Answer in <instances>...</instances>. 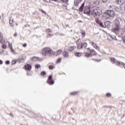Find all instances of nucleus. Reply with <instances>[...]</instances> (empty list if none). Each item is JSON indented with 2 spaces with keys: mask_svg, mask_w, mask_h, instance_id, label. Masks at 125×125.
<instances>
[{
  "mask_svg": "<svg viewBox=\"0 0 125 125\" xmlns=\"http://www.w3.org/2000/svg\"><path fill=\"white\" fill-rule=\"evenodd\" d=\"M53 54H54V52L49 47L44 48L42 51V56L44 57H45V56H52Z\"/></svg>",
  "mask_w": 125,
  "mask_h": 125,
  "instance_id": "f257e3e1",
  "label": "nucleus"
},
{
  "mask_svg": "<svg viewBox=\"0 0 125 125\" xmlns=\"http://www.w3.org/2000/svg\"><path fill=\"white\" fill-rule=\"evenodd\" d=\"M102 12L101 9L98 7H94L93 8L92 10L91 11V14L92 15H101Z\"/></svg>",
  "mask_w": 125,
  "mask_h": 125,
  "instance_id": "f03ea898",
  "label": "nucleus"
},
{
  "mask_svg": "<svg viewBox=\"0 0 125 125\" xmlns=\"http://www.w3.org/2000/svg\"><path fill=\"white\" fill-rule=\"evenodd\" d=\"M116 15V13L114 11L108 10L104 13V16L106 18H110V17H114Z\"/></svg>",
  "mask_w": 125,
  "mask_h": 125,
  "instance_id": "7ed1b4c3",
  "label": "nucleus"
},
{
  "mask_svg": "<svg viewBox=\"0 0 125 125\" xmlns=\"http://www.w3.org/2000/svg\"><path fill=\"white\" fill-rule=\"evenodd\" d=\"M84 13L87 15H90L91 14V11H90V7L89 6H86L84 9Z\"/></svg>",
  "mask_w": 125,
  "mask_h": 125,
  "instance_id": "20e7f679",
  "label": "nucleus"
},
{
  "mask_svg": "<svg viewBox=\"0 0 125 125\" xmlns=\"http://www.w3.org/2000/svg\"><path fill=\"white\" fill-rule=\"evenodd\" d=\"M51 80H52V75H50L47 81V83H48L49 84H54V81Z\"/></svg>",
  "mask_w": 125,
  "mask_h": 125,
  "instance_id": "39448f33",
  "label": "nucleus"
},
{
  "mask_svg": "<svg viewBox=\"0 0 125 125\" xmlns=\"http://www.w3.org/2000/svg\"><path fill=\"white\" fill-rule=\"evenodd\" d=\"M112 30L115 32H119V31H120V25H119V24H116L113 27Z\"/></svg>",
  "mask_w": 125,
  "mask_h": 125,
  "instance_id": "423d86ee",
  "label": "nucleus"
},
{
  "mask_svg": "<svg viewBox=\"0 0 125 125\" xmlns=\"http://www.w3.org/2000/svg\"><path fill=\"white\" fill-rule=\"evenodd\" d=\"M90 43L94 47V48H95L97 50H99V49H100V48L98 46H97V45L95 43L91 42H90Z\"/></svg>",
  "mask_w": 125,
  "mask_h": 125,
  "instance_id": "0eeeda50",
  "label": "nucleus"
},
{
  "mask_svg": "<svg viewBox=\"0 0 125 125\" xmlns=\"http://www.w3.org/2000/svg\"><path fill=\"white\" fill-rule=\"evenodd\" d=\"M77 44L78 49H81V48H83V43L80 42L79 40L77 42Z\"/></svg>",
  "mask_w": 125,
  "mask_h": 125,
  "instance_id": "6e6552de",
  "label": "nucleus"
},
{
  "mask_svg": "<svg viewBox=\"0 0 125 125\" xmlns=\"http://www.w3.org/2000/svg\"><path fill=\"white\" fill-rule=\"evenodd\" d=\"M119 65H120L121 67H122V66H123L124 67V69H125V63H124L123 62H116V65L117 66H119Z\"/></svg>",
  "mask_w": 125,
  "mask_h": 125,
  "instance_id": "1a4fd4ad",
  "label": "nucleus"
},
{
  "mask_svg": "<svg viewBox=\"0 0 125 125\" xmlns=\"http://www.w3.org/2000/svg\"><path fill=\"white\" fill-rule=\"evenodd\" d=\"M82 1H83V0H74V4L76 5V6H78Z\"/></svg>",
  "mask_w": 125,
  "mask_h": 125,
  "instance_id": "9d476101",
  "label": "nucleus"
},
{
  "mask_svg": "<svg viewBox=\"0 0 125 125\" xmlns=\"http://www.w3.org/2000/svg\"><path fill=\"white\" fill-rule=\"evenodd\" d=\"M62 53V50H59L56 52H54L53 55H55V56H58V55H60Z\"/></svg>",
  "mask_w": 125,
  "mask_h": 125,
  "instance_id": "9b49d317",
  "label": "nucleus"
},
{
  "mask_svg": "<svg viewBox=\"0 0 125 125\" xmlns=\"http://www.w3.org/2000/svg\"><path fill=\"white\" fill-rule=\"evenodd\" d=\"M104 25L106 28H110V26H111V22L109 21H106L104 22Z\"/></svg>",
  "mask_w": 125,
  "mask_h": 125,
  "instance_id": "f8f14e48",
  "label": "nucleus"
},
{
  "mask_svg": "<svg viewBox=\"0 0 125 125\" xmlns=\"http://www.w3.org/2000/svg\"><path fill=\"white\" fill-rule=\"evenodd\" d=\"M76 46L74 45V46H70L69 47H68V50L69 51H73V50H74L75 49V48H76Z\"/></svg>",
  "mask_w": 125,
  "mask_h": 125,
  "instance_id": "ddd939ff",
  "label": "nucleus"
},
{
  "mask_svg": "<svg viewBox=\"0 0 125 125\" xmlns=\"http://www.w3.org/2000/svg\"><path fill=\"white\" fill-rule=\"evenodd\" d=\"M25 68L26 70H28V71H30L32 69V66L30 64H26L25 65Z\"/></svg>",
  "mask_w": 125,
  "mask_h": 125,
  "instance_id": "4468645a",
  "label": "nucleus"
},
{
  "mask_svg": "<svg viewBox=\"0 0 125 125\" xmlns=\"http://www.w3.org/2000/svg\"><path fill=\"white\" fill-rule=\"evenodd\" d=\"M8 46L11 49L12 52L14 53V54H15V53H14V51L13 50V49H12V44H11L9 42H8Z\"/></svg>",
  "mask_w": 125,
  "mask_h": 125,
  "instance_id": "2eb2a0df",
  "label": "nucleus"
},
{
  "mask_svg": "<svg viewBox=\"0 0 125 125\" xmlns=\"http://www.w3.org/2000/svg\"><path fill=\"white\" fill-rule=\"evenodd\" d=\"M62 55L65 58H67L69 57V53H68L66 51H64L62 53Z\"/></svg>",
  "mask_w": 125,
  "mask_h": 125,
  "instance_id": "dca6fc26",
  "label": "nucleus"
},
{
  "mask_svg": "<svg viewBox=\"0 0 125 125\" xmlns=\"http://www.w3.org/2000/svg\"><path fill=\"white\" fill-rule=\"evenodd\" d=\"M96 22L98 24V25H99L102 28L104 27V25H103V23H102V22L98 20V21H97Z\"/></svg>",
  "mask_w": 125,
  "mask_h": 125,
  "instance_id": "f3484780",
  "label": "nucleus"
},
{
  "mask_svg": "<svg viewBox=\"0 0 125 125\" xmlns=\"http://www.w3.org/2000/svg\"><path fill=\"white\" fill-rule=\"evenodd\" d=\"M39 60V58L37 57H33L31 58V60L32 61H33V62H37V61H38V60Z\"/></svg>",
  "mask_w": 125,
  "mask_h": 125,
  "instance_id": "a211bd4d",
  "label": "nucleus"
},
{
  "mask_svg": "<svg viewBox=\"0 0 125 125\" xmlns=\"http://www.w3.org/2000/svg\"><path fill=\"white\" fill-rule=\"evenodd\" d=\"M90 53L92 56H93L94 55H96V52H95L94 51V50L92 49L90 51Z\"/></svg>",
  "mask_w": 125,
  "mask_h": 125,
  "instance_id": "6ab92c4d",
  "label": "nucleus"
},
{
  "mask_svg": "<svg viewBox=\"0 0 125 125\" xmlns=\"http://www.w3.org/2000/svg\"><path fill=\"white\" fill-rule=\"evenodd\" d=\"M75 56H77V57H81V56L83 55V53L77 52L75 53Z\"/></svg>",
  "mask_w": 125,
  "mask_h": 125,
  "instance_id": "aec40b11",
  "label": "nucleus"
},
{
  "mask_svg": "<svg viewBox=\"0 0 125 125\" xmlns=\"http://www.w3.org/2000/svg\"><path fill=\"white\" fill-rule=\"evenodd\" d=\"M110 60L113 63H115L116 65H117V62H118V61L116 62V59L111 58H110Z\"/></svg>",
  "mask_w": 125,
  "mask_h": 125,
  "instance_id": "412c9836",
  "label": "nucleus"
},
{
  "mask_svg": "<svg viewBox=\"0 0 125 125\" xmlns=\"http://www.w3.org/2000/svg\"><path fill=\"white\" fill-rule=\"evenodd\" d=\"M83 7H84V2H83L80 7L79 9L80 11H83Z\"/></svg>",
  "mask_w": 125,
  "mask_h": 125,
  "instance_id": "4be33fe9",
  "label": "nucleus"
},
{
  "mask_svg": "<svg viewBox=\"0 0 125 125\" xmlns=\"http://www.w3.org/2000/svg\"><path fill=\"white\" fill-rule=\"evenodd\" d=\"M3 38H2V39H0V43H2V44L5 43V40H4Z\"/></svg>",
  "mask_w": 125,
  "mask_h": 125,
  "instance_id": "5701e85b",
  "label": "nucleus"
},
{
  "mask_svg": "<svg viewBox=\"0 0 125 125\" xmlns=\"http://www.w3.org/2000/svg\"><path fill=\"white\" fill-rule=\"evenodd\" d=\"M84 55L85 57H91V54L87 53V52H84Z\"/></svg>",
  "mask_w": 125,
  "mask_h": 125,
  "instance_id": "b1692460",
  "label": "nucleus"
},
{
  "mask_svg": "<svg viewBox=\"0 0 125 125\" xmlns=\"http://www.w3.org/2000/svg\"><path fill=\"white\" fill-rule=\"evenodd\" d=\"M9 23L10 24V25H11L12 27H13V26H14V23H13V20H10L9 21Z\"/></svg>",
  "mask_w": 125,
  "mask_h": 125,
  "instance_id": "393cba45",
  "label": "nucleus"
},
{
  "mask_svg": "<svg viewBox=\"0 0 125 125\" xmlns=\"http://www.w3.org/2000/svg\"><path fill=\"white\" fill-rule=\"evenodd\" d=\"M47 33H48L49 36H51V35H50V33L51 32V31L50 30V29H47L46 30Z\"/></svg>",
  "mask_w": 125,
  "mask_h": 125,
  "instance_id": "a878e982",
  "label": "nucleus"
},
{
  "mask_svg": "<svg viewBox=\"0 0 125 125\" xmlns=\"http://www.w3.org/2000/svg\"><path fill=\"white\" fill-rule=\"evenodd\" d=\"M11 64L12 65H15V64H16V61L15 60H13L11 62Z\"/></svg>",
  "mask_w": 125,
  "mask_h": 125,
  "instance_id": "bb28decb",
  "label": "nucleus"
},
{
  "mask_svg": "<svg viewBox=\"0 0 125 125\" xmlns=\"http://www.w3.org/2000/svg\"><path fill=\"white\" fill-rule=\"evenodd\" d=\"M82 46H83V47L84 48H85L87 46V43H84L83 44H82Z\"/></svg>",
  "mask_w": 125,
  "mask_h": 125,
  "instance_id": "cd10ccee",
  "label": "nucleus"
},
{
  "mask_svg": "<svg viewBox=\"0 0 125 125\" xmlns=\"http://www.w3.org/2000/svg\"><path fill=\"white\" fill-rule=\"evenodd\" d=\"M35 68H36V69H39V68H41V64H36Z\"/></svg>",
  "mask_w": 125,
  "mask_h": 125,
  "instance_id": "c85d7f7f",
  "label": "nucleus"
},
{
  "mask_svg": "<svg viewBox=\"0 0 125 125\" xmlns=\"http://www.w3.org/2000/svg\"><path fill=\"white\" fill-rule=\"evenodd\" d=\"M24 59H21L18 61L19 63H21V62H24Z\"/></svg>",
  "mask_w": 125,
  "mask_h": 125,
  "instance_id": "c756f323",
  "label": "nucleus"
},
{
  "mask_svg": "<svg viewBox=\"0 0 125 125\" xmlns=\"http://www.w3.org/2000/svg\"><path fill=\"white\" fill-rule=\"evenodd\" d=\"M116 3L117 4H121L122 3V1L121 0H117Z\"/></svg>",
  "mask_w": 125,
  "mask_h": 125,
  "instance_id": "7c9ffc66",
  "label": "nucleus"
},
{
  "mask_svg": "<svg viewBox=\"0 0 125 125\" xmlns=\"http://www.w3.org/2000/svg\"><path fill=\"white\" fill-rule=\"evenodd\" d=\"M2 48H3V49H6V45L3 44L1 46Z\"/></svg>",
  "mask_w": 125,
  "mask_h": 125,
  "instance_id": "2f4dec72",
  "label": "nucleus"
},
{
  "mask_svg": "<svg viewBox=\"0 0 125 125\" xmlns=\"http://www.w3.org/2000/svg\"><path fill=\"white\" fill-rule=\"evenodd\" d=\"M78 94V92H73L70 93L71 95H76V94Z\"/></svg>",
  "mask_w": 125,
  "mask_h": 125,
  "instance_id": "473e14b6",
  "label": "nucleus"
},
{
  "mask_svg": "<svg viewBox=\"0 0 125 125\" xmlns=\"http://www.w3.org/2000/svg\"><path fill=\"white\" fill-rule=\"evenodd\" d=\"M4 50H0V54L1 55H2V54H3V53H4Z\"/></svg>",
  "mask_w": 125,
  "mask_h": 125,
  "instance_id": "72a5a7b5",
  "label": "nucleus"
},
{
  "mask_svg": "<svg viewBox=\"0 0 125 125\" xmlns=\"http://www.w3.org/2000/svg\"><path fill=\"white\" fill-rule=\"evenodd\" d=\"M41 75L42 76H45V75H46V73H45V72L44 71H42L41 72Z\"/></svg>",
  "mask_w": 125,
  "mask_h": 125,
  "instance_id": "f704fd0d",
  "label": "nucleus"
},
{
  "mask_svg": "<svg viewBox=\"0 0 125 125\" xmlns=\"http://www.w3.org/2000/svg\"><path fill=\"white\" fill-rule=\"evenodd\" d=\"M42 60H43V59L42 58H38V60L37 61H39V62H42Z\"/></svg>",
  "mask_w": 125,
  "mask_h": 125,
  "instance_id": "c9c22d12",
  "label": "nucleus"
},
{
  "mask_svg": "<svg viewBox=\"0 0 125 125\" xmlns=\"http://www.w3.org/2000/svg\"><path fill=\"white\" fill-rule=\"evenodd\" d=\"M39 10H40V11L42 12V13H44V14H46V12H44V11L42 10V9H39Z\"/></svg>",
  "mask_w": 125,
  "mask_h": 125,
  "instance_id": "e433bc0d",
  "label": "nucleus"
},
{
  "mask_svg": "<svg viewBox=\"0 0 125 125\" xmlns=\"http://www.w3.org/2000/svg\"><path fill=\"white\" fill-rule=\"evenodd\" d=\"M5 63L7 64V65H9L10 64V61H6L5 62Z\"/></svg>",
  "mask_w": 125,
  "mask_h": 125,
  "instance_id": "4c0bfd02",
  "label": "nucleus"
},
{
  "mask_svg": "<svg viewBox=\"0 0 125 125\" xmlns=\"http://www.w3.org/2000/svg\"><path fill=\"white\" fill-rule=\"evenodd\" d=\"M61 60H62V59L61 58H59L57 60V63H60V62H61Z\"/></svg>",
  "mask_w": 125,
  "mask_h": 125,
  "instance_id": "58836bf2",
  "label": "nucleus"
},
{
  "mask_svg": "<svg viewBox=\"0 0 125 125\" xmlns=\"http://www.w3.org/2000/svg\"><path fill=\"white\" fill-rule=\"evenodd\" d=\"M53 66L52 65H50L49 66V69H50V70H52L53 69Z\"/></svg>",
  "mask_w": 125,
  "mask_h": 125,
  "instance_id": "ea45409f",
  "label": "nucleus"
},
{
  "mask_svg": "<svg viewBox=\"0 0 125 125\" xmlns=\"http://www.w3.org/2000/svg\"><path fill=\"white\" fill-rule=\"evenodd\" d=\"M106 96H107V97H111V95L110 93H107L106 94Z\"/></svg>",
  "mask_w": 125,
  "mask_h": 125,
  "instance_id": "a19ab883",
  "label": "nucleus"
},
{
  "mask_svg": "<svg viewBox=\"0 0 125 125\" xmlns=\"http://www.w3.org/2000/svg\"><path fill=\"white\" fill-rule=\"evenodd\" d=\"M3 38V36H2V34H1V32H0V39Z\"/></svg>",
  "mask_w": 125,
  "mask_h": 125,
  "instance_id": "79ce46f5",
  "label": "nucleus"
},
{
  "mask_svg": "<svg viewBox=\"0 0 125 125\" xmlns=\"http://www.w3.org/2000/svg\"><path fill=\"white\" fill-rule=\"evenodd\" d=\"M62 1H63V2H68L69 0H61Z\"/></svg>",
  "mask_w": 125,
  "mask_h": 125,
  "instance_id": "37998d69",
  "label": "nucleus"
},
{
  "mask_svg": "<svg viewBox=\"0 0 125 125\" xmlns=\"http://www.w3.org/2000/svg\"><path fill=\"white\" fill-rule=\"evenodd\" d=\"M82 35H83V36H85V32L82 31Z\"/></svg>",
  "mask_w": 125,
  "mask_h": 125,
  "instance_id": "c03bdc74",
  "label": "nucleus"
},
{
  "mask_svg": "<svg viewBox=\"0 0 125 125\" xmlns=\"http://www.w3.org/2000/svg\"><path fill=\"white\" fill-rule=\"evenodd\" d=\"M27 46V43H25L23 44V47H26Z\"/></svg>",
  "mask_w": 125,
  "mask_h": 125,
  "instance_id": "a18cd8bd",
  "label": "nucleus"
},
{
  "mask_svg": "<svg viewBox=\"0 0 125 125\" xmlns=\"http://www.w3.org/2000/svg\"><path fill=\"white\" fill-rule=\"evenodd\" d=\"M3 63V62L2 60H0V65H1Z\"/></svg>",
  "mask_w": 125,
  "mask_h": 125,
  "instance_id": "49530a36",
  "label": "nucleus"
},
{
  "mask_svg": "<svg viewBox=\"0 0 125 125\" xmlns=\"http://www.w3.org/2000/svg\"><path fill=\"white\" fill-rule=\"evenodd\" d=\"M103 2H106L107 1V0H102Z\"/></svg>",
  "mask_w": 125,
  "mask_h": 125,
  "instance_id": "de8ad7c7",
  "label": "nucleus"
},
{
  "mask_svg": "<svg viewBox=\"0 0 125 125\" xmlns=\"http://www.w3.org/2000/svg\"><path fill=\"white\" fill-rule=\"evenodd\" d=\"M86 50H87V51L89 52V50H90L89 48H87V49H86Z\"/></svg>",
  "mask_w": 125,
  "mask_h": 125,
  "instance_id": "09e8293b",
  "label": "nucleus"
},
{
  "mask_svg": "<svg viewBox=\"0 0 125 125\" xmlns=\"http://www.w3.org/2000/svg\"><path fill=\"white\" fill-rule=\"evenodd\" d=\"M10 116H11V117H12V118H13V115L10 114Z\"/></svg>",
  "mask_w": 125,
  "mask_h": 125,
  "instance_id": "8fccbe9b",
  "label": "nucleus"
},
{
  "mask_svg": "<svg viewBox=\"0 0 125 125\" xmlns=\"http://www.w3.org/2000/svg\"><path fill=\"white\" fill-rule=\"evenodd\" d=\"M78 22H80V23H82L83 21H79Z\"/></svg>",
  "mask_w": 125,
  "mask_h": 125,
  "instance_id": "3c124183",
  "label": "nucleus"
},
{
  "mask_svg": "<svg viewBox=\"0 0 125 125\" xmlns=\"http://www.w3.org/2000/svg\"><path fill=\"white\" fill-rule=\"evenodd\" d=\"M97 61V62H99L100 61H101V60H99L98 61Z\"/></svg>",
  "mask_w": 125,
  "mask_h": 125,
  "instance_id": "603ef678",
  "label": "nucleus"
},
{
  "mask_svg": "<svg viewBox=\"0 0 125 125\" xmlns=\"http://www.w3.org/2000/svg\"><path fill=\"white\" fill-rule=\"evenodd\" d=\"M0 18H1V17L0 15Z\"/></svg>",
  "mask_w": 125,
  "mask_h": 125,
  "instance_id": "864d4df0",
  "label": "nucleus"
},
{
  "mask_svg": "<svg viewBox=\"0 0 125 125\" xmlns=\"http://www.w3.org/2000/svg\"><path fill=\"white\" fill-rule=\"evenodd\" d=\"M16 34L15 33V34H14V36H16Z\"/></svg>",
  "mask_w": 125,
  "mask_h": 125,
  "instance_id": "5fc2aeb1",
  "label": "nucleus"
},
{
  "mask_svg": "<svg viewBox=\"0 0 125 125\" xmlns=\"http://www.w3.org/2000/svg\"><path fill=\"white\" fill-rule=\"evenodd\" d=\"M7 55H8V53H7Z\"/></svg>",
  "mask_w": 125,
  "mask_h": 125,
  "instance_id": "6e6d98bb",
  "label": "nucleus"
}]
</instances>
